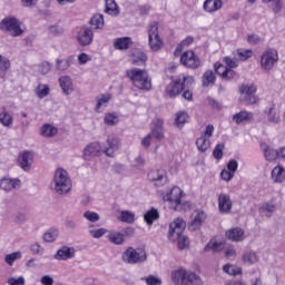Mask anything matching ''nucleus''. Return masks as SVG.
<instances>
[{"label": "nucleus", "instance_id": "nucleus-1", "mask_svg": "<svg viewBox=\"0 0 285 285\" xmlns=\"http://www.w3.org/2000/svg\"><path fill=\"white\" fill-rule=\"evenodd\" d=\"M184 230H186V222L181 218H177L169 225L168 237L170 242H178L179 250H185V248H188V244H190L188 237L184 236Z\"/></svg>", "mask_w": 285, "mask_h": 285}, {"label": "nucleus", "instance_id": "nucleus-2", "mask_svg": "<svg viewBox=\"0 0 285 285\" xmlns=\"http://www.w3.org/2000/svg\"><path fill=\"white\" fill-rule=\"evenodd\" d=\"M195 83V78L191 76H183L175 78L167 87L166 95L169 96L170 99H175L178 95H181L186 88H190V85Z\"/></svg>", "mask_w": 285, "mask_h": 285}, {"label": "nucleus", "instance_id": "nucleus-3", "mask_svg": "<svg viewBox=\"0 0 285 285\" xmlns=\"http://www.w3.org/2000/svg\"><path fill=\"white\" fill-rule=\"evenodd\" d=\"M184 197V190L175 186L167 194H163L164 202H169L174 206V210H188L190 203L181 200Z\"/></svg>", "mask_w": 285, "mask_h": 285}, {"label": "nucleus", "instance_id": "nucleus-4", "mask_svg": "<svg viewBox=\"0 0 285 285\" xmlns=\"http://www.w3.org/2000/svg\"><path fill=\"white\" fill-rule=\"evenodd\" d=\"M171 281L175 285H202L204 282L202 277L193 272L186 269H178L171 273Z\"/></svg>", "mask_w": 285, "mask_h": 285}, {"label": "nucleus", "instance_id": "nucleus-5", "mask_svg": "<svg viewBox=\"0 0 285 285\" xmlns=\"http://www.w3.org/2000/svg\"><path fill=\"white\" fill-rule=\"evenodd\" d=\"M53 183L57 195H68L72 190V180L66 169H58L55 173Z\"/></svg>", "mask_w": 285, "mask_h": 285}, {"label": "nucleus", "instance_id": "nucleus-6", "mask_svg": "<svg viewBox=\"0 0 285 285\" xmlns=\"http://www.w3.org/2000/svg\"><path fill=\"white\" fill-rule=\"evenodd\" d=\"M0 30L2 32H9L11 37H21L23 29H21V22L16 17H7L0 22Z\"/></svg>", "mask_w": 285, "mask_h": 285}, {"label": "nucleus", "instance_id": "nucleus-7", "mask_svg": "<svg viewBox=\"0 0 285 285\" xmlns=\"http://www.w3.org/2000/svg\"><path fill=\"white\" fill-rule=\"evenodd\" d=\"M279 61V55L276 49L268 48L261 56V68L269 72L273 68H275V63Z\"/></svg>", "mask_w": 285, "mask_h": 285}, {"label": "nucleus", "instance_id": "nucleus-8", "mask_svg": "<svg viewBox=\"0 0 285 285\" xmlns=\"http://www.w3.org/2000/svg\"><path fill=\"white\" fill-rule=\"evenodd\" d=\"M149 48L157 52L164 48V41L159 37V23L153 22L148 28Z\"/></svg>", "mask_w": 285, "mask_h": 285}, {"label": "nucleus", "instance_id": "nucleus-9", "mask_svg": "<svg viewBox=\"0 0 285 285\" xmlns=\"http://www.w3.org/2000/svg\"><path fill=\"white\" fill-rule=\"evenodd\" d=\"M153 129L151 132L148 134L145 138H144V147L148 148V146H150V139H153V137H155V139H157L158 141H161V139H164V120L160 118H156L153 121Z\"/></svg>", "mask_w": 285, "mask_h": 285}, {"label": "nucleus", "instance_id": "nucleus-10", "mask_svg": "<svg viewBox=\"0 0 285 285\" xmlns=\"http://www.w3.org/2000/svg\"><path fill=\"white\" fill-rule=\"evenodd\" d=\"M255 92H257V87L253 83L242 85L239 87V94L242 96L240 99L245 101L247 106H254V104H257V96H255Z\"/></svg>", "mask_w": 285, "mask_h": 285}, {"label": "nucleus", "instance_id": "nucleus-11", "mask_svg": "<svg viewBox=\"0 0 285 285\" xmlns=\"http://www.w3.org/2000/svg\"><path fill=\"white\" fill-rule=\"evenodd\" d=\"M180 62L183 66H185V68H189L190 70H197V68L202 66L199 56L196 55L193 50L185 51L180 57Z\"/></svg>", "mask_w": 285, "mask_h": 285}, {"label": "nucleus", "instance_id": "nucleus-12", "mask_svg": "<svg viewBox=\"0 0 285 285\" xmlns=\"http://www.w3.org/2000/svg\"><path fill=\"white\" fill-rule=\"evenodd\" d=\"M147 179L154 183L156 188H161V186L168 184V174L164 169L151 170L148 173Z\"/></svg>", "mask_w": 285, "mask_h": 285}, {"label": "nucleus", "instance_id": "nucleus-13", "mask_svg": "<svg viewBox=\"0 0 285 285\" xmlns=\"http://www.w3.org/2000/svg\"><path fill=\"white\" fill-rule=\"evenodd\" d=\"M107 146L102 149V153L106 157H115V153L119 150V146H121V139L118 138L117 135H110L106 140Z\"/></svg>", "mask_w": 285, "mask_h": 285}, {"label": "nucleus", "instance_id": "nucleus-14", "mask_svg": "<svg viewBox=\"0 0 285 285\" xmlns=\"http://www.w3.org/2000/svg\"><path fill=\"white\" fill-rule=\"evenodd\" d=\"M94 39L95 33L92 32V29H90V27H83L77 33V41L79 46H82L83 48H86V46H90Z\"/></svg>", "mask_w": 285, "mask_h": 285}, {"label": "nucleus", "instance_id": "nucleus-15", "mask_svg": "<svg viewBox=\"0 0 285 285\" xmlns=\"http://www.w3.org/2000/svg\"><path fill=\"white\" fill-rule=\"evenodd\" d=\"M127 77L132 81L135 88L144 90V70L137 68L127 70Z\"/></svg>", "mask_w": 285, "mask_h": 285}, {"label": "nucleus", "instance_id": "nucleus-16", "mask_svg": "<svg viewBox=\"0 0 285 285\" xmlns=\"http://www.w3.org/2000/svg\"><path fill=\"white\" fill-rule=\"evenodd\" d=\"M104 153L101 145L99 142H91L83 149V159L87 161L92 159V157H99Z\"/></svg>", "mask_w": 285, "mask_h": 285}, {"label": "nucleus", "instance_id": "nucleus-17", "mask_svg": "<svg viewBox=\"0 0 285 285\" xmlns=\"http://www.w3.org/2000/svg\"><path fill=\"white\" fill-rule=\"evenodd\" d=\"M122 262H125V264H139V262H141V254L134 247H128L122 253Z\"/></svg>", "mask_w": 285, "mask_h": 285}, {"label": "nucleus", "instance_id": "nucleus-18", "mask_svg": "<svg viewBox=\"0 0 285 285\" xmlns=\"http://www.w3.org/2000/svg\"><path fill=\"white\" fill-rule=\"evenodd\" d=\"M227 239H229V242H244L246 239V233L244 232V229L242 227H234L228 229L225 233Z\"/></svg>", "mask_w": 285, "mask_h": 285}, {"label": "nucleus", "instance_id": "nucleus-19", "mask_svg": "<svg viewBox=\"0 0 285 285\" xmlns=\"http://www.w3.org/2000/svg\"><path fill=\"white\" fill-rule=\"evenodd\" d=\"M218 210L219 213L228 214L233 210V200L228 194H220L218 196Z\"/></svg>", "mask_w": 285, "mask_h": 285}, {"label": "nucleus", "instance_id": "nucleus-20", "mask_svg": "<svg viewBox=\"0 0 285 285\" xmlns=\"http://www.w3.org/2000/svg\"><path fill=\"white\" fill-rule=\"evenodd\" d=\"M33 155L30 151H23L19 158H18V164L20 166V168H22V170H30L31 166H32V159H33Z\"/></svg>", "mask_w": 285, "mask_h": 285}, {"label": "nucleus", "instance_id": "nucleus-21", "mask_svg": "<svg viewBox=\"0 0 285 285\" xmlns=\"http://www.w3.org/2000/svg\"><path fill=\"white\" fill-rule=\"evenodd\" d=\"M206 212L204 210H197L196 215L194 216V219L189 224V230L195 232L198 228H202V224L206 222Z\"/></svg>", "mask_w": 285, "mask_h": 285}, {"label": "nucleus", "instance_id": "nucleus-22", "mask_svg": "<svg viewBox=\"0 0 285 285\" xmlns=\"http://www.w3.org/2000/svg\"><path fill=\"white\" fill-rule=\"evenodd\" d=\"M107 233V239L110 242V244H114L115 246H124L126 243L124 233L117 230H108Z\"/></svg>", "mask_w": 285, "mask_h": 285}, {"label": "nucleus", "instance_id": "nucleus-23", "mask_svg": "<svg viewBox=\"0 0 285 285\" xmlns=\"http://www.w3.org/2000/svg\"><path fill=\"white\" fill-rule=\"evenodd\" d=\"M21 186V180L16 178H3L0 181V188L2 190H6L7 193H10V190H14V188H19Z\"/></svg>", "mask_w": 285, "mask_h": 285}, {"label": "nucleus", "instance_id": "nucleus-24", "mask_svg": "<svg viewBox=\"0 0 285 285\" xmlns=\"http://www.w3.org/2000/svg\"><path fill=\"white\" fill-rule=\"evenodd\" d=\"M261 148L263 149L266 161H275V159H279V150L271 148L266 142L261 144Z\"/></svg>", "mask_w": 285, "mask_h": 285}, {"label": "nucleus", "instance_id": "nucleus-25", "mask_svg": "<svg viewBox=\"0 0 285 285\" xmlns=\"http://www.w3.org/2000/svg\"><path fill=\"white\" fill-rule=\"evenodd\" d=\"M242 259L245 266H253L259 262V256L255 250H245L242 255Z\"/></svg>", "mask_w": 285, "mask_h": 285}, {"label": "nucleus", "instance_id": "nucleus-26", "mask_svg": "<svg viewBox=\"0 0 285 285\" xmlns=\"http://www.w3.org/2000/svg\"><path fill=\"white\" fill-rule=\"evenodd\" d=\"M75 257V249L72 247L63 246L55 255V259H61L66 262V259H72Z\"/></svg>", "mask_w": 285, "mask_h": 285}, {"label": "nucleus", "instance_id": "nucleus-27", "mask_svg": "<svg viewBox=\"0 0 285 285\" xmlns=\"http://www.w3.org/2000/svg\"><path fill=\"white\" fill-rule=\"evenodd\" d=\"M59 83L63 95H72V92L75 91V88L72 87V79L70 77H60Z\"/></svg>", "mask_w": 285, "mask_h": 285}, {"label": "nucleus", "instance_id": "nucleus-28", "mask_svg": "<svg viewBox=\"0 0 285 285\" xmlns=\"http://www.w3.org/2000/svg\"><path fill=\"white\" fill-rule=\"evenodd\" d=\"M159 217H160L159 210L155 207H150V209H148L144 214V222H146L148 226H153L155 222H158Z\"/></svg>", "mask_w": 285, "mask_h": 285}, {"label": "nucleus", "instance_id": "nucleus-29", "mask_svg": "<svg viewBox=\"0 0 285 285\" xmlns=\"http://www.w3.org/2000/svg\"><path fill=\"white\" fill-rule=\"evenodd\" d=\"M132 46V39L129 37L118 38L114 42L115 50H128Z\"/></svg>", "mask_w": 285, "mask_h": 285}, {"label": "nucleus", "instance_id": "nucleus-30", "mask_svg": "<svg viewBox=\"0 0 285 285\" xmlns=\"http://www.w3.org/2000/svg\"><path fill=\"white\" fill-rule=\"evenodd\" d=\"M222 6H224V2L222 0H206L204 2V11L205 12H217V10H220Z\"/></svg>", "mask_w": 285, "mask_h": 285}, {"label": "nucleus", "instance_id": "nucleus-31", "mask_svg": "<svg viewBox=\"0 0 285 285\" xmlns=\"http://www.w3.org/2000/svg\"><path fill=\"white\" fill-rule=\"evenodd\" d=\"M105 12L117 17L119 14V7L117 6V2L115 0H106Z\"/></svg>", "mask_w": 285, "mask_h": 285}, {"label": "nucleus", "instance_id": "nucleus-32", "mask_svg": "<svg viewBox=\"0 0 285 285\" xmlns=\"http://www.w3.org/2000/svg\"><path fill=\"white\" fill-rule=\"evenodd\" d=\"M272 179H274V181L282 184V181L285 180V169L282 166H276L273 170H272Z\"/></svg>", "mask_w": 285, "mask_h": 285}, {"label": "nucleus", "instance_id": "nucleus-33", "mask_svg": "<svg viewBox=\"0 0 285 285\" xmlns=\"http://www.w3.org/2000/svg\"><path fill=\"white\" fill-rule=\"evenodd\" d=\"M205 250H213V253H222L224 250V242L222 240H209L205 246Z\"/></svg>", "mask_w": 285, "mask_h": 285}, {"label": "nucleus", "instance_id": "nucleus-34", "mask_svg": "<svg viewBox=\"0 0 285 285\" xmlns=\"http://www.w3.org/2000/svg\"><path fill=\"white\" fill-rule=\"evenodd\" d=\"M215 72L213 70H207L203 75V88H208V86H213L216 81Z\"/></svg>", "mask_w": 285, "mask_h": 285}, {"label": "nucleus", "instance_id": "nucleus-35", "mask_svg": "<svg viewBox=\"0 0 285 285\" xmlns=\"http://www.w3.org/2000/svg\"><path fill=\"white\" fill-rule=\"evenodd\" d=\"M275 210H277V206L273 203H263L262 207H261V213H263V215H265L267 218L273 217V213H275Z\"/></svg>", "mask_w": 285, "mask_h": 285}, {"label": "nucleus", "instance_id": "nucleus-36", "mask_svg": "<svg viewBox=\"0 0 285 285\" xmlns=\"http://www.w3.org/2000/svg\"><path fill=\"white\" fill-rule=\"evenodd\" d=\"M90 26L95 28V30H101L104 28V14L101 13H96L92 16V18L89 21Z\"/></svg>", "mask_w": 285, "mask_h": 285}, {"label": "nucleus", "instance_id": "nucleus-37", "mask_svg": "<svg viewBox=\"0 0 285 285\" xmlns=\"http://www.w3.org/2000/svg\"><path fill=\"white\" fill-rule=\"evenodd\" d=\"M223 271L227 274V275H232L233 277H237V275H242V267H238L236 265L233 264H226L223 267Z\"/></svg>", "mask_w": 285, "mask_h": 285}, {"label": "nucleus", "instance_id": "nucleus-38", "mask_svg": "<svg viewBox=\"0 0 285 285\" xmlns=\"http://www.w3.org/2000/svg\"><path fill=\"white\" fill-rule=\"evenodd\" d=\"M196 146L200 153H206L208 148H210V140L204 136H200L196 140Z\"/></svg>", "mask_w": 285, "mask_h": 285}, {"label": "nucleus", "instance_id": "nucleus-39", "mask_svg": "<svg viewBox=\"0 0 285 285\" xmlns=\"http://www.w3.org/2000/svg\"><path fill=\"white\" fill-rule=\"evenodd\" d=\"M250 117H253V114H250L246 110H243L233 116V121H235V124H243V121H248V119H250Z\"/></svg>", "mask_w": 285, "mask_h": 285}, {"label": "nucleus", "instance_id": "nucleus-40", "mask_svg": "<svg viewBox=\"0 0 285 285\" xmlns=\"http://www.w3.org/2000/svg\"><path fill=\"white\" fill-rule=\"evenodd\" d=\"M188 112L186 111H178L176 114V119H175V124L178 128H181V126H184V124H188Z\"/></svg>", "mask_w": 285, "mask_h": 285}, {"label": "nucleus", "instance_id": "nucleus-41", "mask_svg": "<svg viewBox=\"0 0 285 285\" xmlns=\"http://www.w3.org/2000/svg\"><path fill=\"white\" fill-rule=\"evenodd\" d=\"M12 121L13 118L11 115H9L6 109H3L0 112V124H2V126H4L6 128H10V126H12Z\"/></svg>", "mask_w": 285, "mask_h": 285}, {"label": "nucleus", "instance_id": "nucleus-42", "mask_svg": "<svg viewBox=\"0 0 285 285\" xmlns=\"http://www.w3.org/2000/svg\"><path fill=\"white\" fill-rule=\"evenodd\" d=\"M57 132H59L57 128L52 127L51 125H45L41 127L40 135H42V137H55Z\"/></svg>", "mask_w": 285, "mask_h": 285}, {"label": "nucleus", "instance_id": "nucleus-43", "mask_svg": "<svg viewBox=\"0 0 285 285\" xmlns=\"http://www.w3.org/2000/svg\"><path fill=\"white\" fill-rule=\"evenodd\" d=\"M36 95L39 99H43L50 95V87L48 85H38Z\"/></svg>", "mask_w": 285, "mask_h": 285}, {"label": "nucleus", "instance_id": "nucleus-44", "mask_svg": "<svg viewBox=\"0 0 285 285\" xmlns=\"http://www.w3.org/2000/svg\"><path fill=\"white\" fill-rule=\"evenodd\" d=\"M131 57H136L131 60L134 66H139V63H144V52L139 49H131Z\"/></svg>", "mask_w": 285, "mask_h": 285}, {"label": "nucleus", "instance_id": "nucleus-45", "mask_svg": "<svg viewBox=\"0 0 285 285\" xmlns=\"http://www.w3.org/2000/svg\"><path fill=\"white\" fill-rule=\"evenodd\" d=\"M21 257H22L21 252H13L4 256V262L9 266H12V264H14L17 259H21Z\"/></svg>", "mask_w": 285, "mask_h": 285}, {"label": "nucleus", "instance_id": "nucleus-46", "mask_svg": "<svg viewBox=\"0 0 285 285\" xmlns=\"http://www.w3.org/2000/svg\"><path fill=\"white\" fill-rule=\"evenodd\" d=\"M269 3L274 14H279L284 9V2H282V0H272Z\"/></svg>", "mask_w": 285, "mask_h": 285}, {"label": "nucleus", "instance_id": "nucleus-47", "mask_svg": "<svg viewBox=\"0 0 285 285\" xmlns=\"http://www.w3.org/2000/svg\"><path fill=\"white\" fill-rule=\"evenodd\" d=\"M237 55L240 61H247V59H250L253 57V50L250 49H238Z\"/></svg>", "mask_w": 285, "mask_h": 285}, {"label": "nucleus", "instance_id": "nucleus-48", "mask_svg": "<svg viewBox=\"0 0 285 285\" xmlns=\"http://www.w3.org/2000/svg\"><path fill=\"white\" fill-rule=\"evenodd\" d=\"M267 120L269 121V124H279V114L275 112V108H269L267 114Z\"/></svg>", "mask_w": 285, "mask_h": 285}, {"label": "nucleus", "instance_id": "nucleus-49", "mask_svg": "<svg viewBox=\"0 0 285 285\" xmlns=\"http://www.w3.org/2000/svg\"><path fill=\"white\" fill-rule=\"evenodd\" d=\"M104 121L107 126H117L119 124V117L115 114H107Z\"/></svg>", "mask_w": 285, "mask_h": 285}, {"label": "nucleus", "instance_id": "nucleus-50", "mask_svg": "<svg viewBox=\"0 0 285 285\" xmlns=\"http://www.w3.org/2000/svg\"><path fill=\"white\" fill-rule=\"evenodd\" d=\"M57 70H68L70 68V59H57L56 60Z\"/></svg>", "mask_w": 285, "mask_h": 285}, {"label": "nucleus", "instance_id": "nucleus-51", "mask_svg": "<svg viewBox=\"0 0 285 285\" xmlns=\"http://www.w3.org/2000/svg\"><path fill=\"white\" fill-rule=\"evenodd\" d=\"M83 217L91 224H95V223L99 222V219H101L99 214H97L95 212H90V210L85 212Z\"/></svg>", "mask_w": 285, "mask_h": 285}, {"label": "nucleus", "instance_id": "nucleus-52", "mask_svg": "<svg viewBox=\"0 0 285 285\" xmlns=\"http://www.w3.org/2000/svg\"><path fill=\"white\" fill-rule=\"evenodd\" d=\"M120 222H125L126 224L135 223V214L130 212H121L120 213Z\"/></svg>", "mask_w": 285, "mask_h": 285}, {"label": "nucleus", "instance_id": "nucleus-53", "mask_svg": "<svg viewBox=\"0 0 285 285\" xmlns=\"http://www.w3.org/2000/svg\"><path fill=\"white\" fill-rule=\"evenodd\" d=\"M106 233H108V229L106 228L89 229V235L94 237V239H101Z\"/></svg>", "mask_w": 285, "mask_h": 285}, {"label": "nucleus", "instance_id": "nucleus-54", "mask_svg": "<svg viewBox=\"0 0 285 285\" xmlns=\"http://www.w3.org/2000/svg\"><path fill=\"white\" fill-rule=\"evenodd\" d=\"M57 237H59V230L53 229V230H49L47 233H45L43 235V239L45 242H56Z\"/></svg>", "mask_w": 285, "mask_h": 285}, {"label": "nucleus", "instance_id": "nucleus-55", "mask_svg": "<svg viewBox=\"0 0 285 285\" xmlns=\"http://www.w3.org/2000/svg\"><path fill=\"white\" fill-rule=\"evenodd\" d=\"M223 61L225 66H227L226 68H229L232 70L233 68H237V66H239V60H237L236 58L224 57Z\"/></svg>", "mask_w": 285, "mask_h": 285}, {"label": "nucleus", "instance_id": "nucleus-56", "mask_svg": "<svg viewBox=\"0 0 285 285\" xmlns=\"http://www.w3.org/2000/svg\"><path fill=\"white\" fill-rule=\"evenodd\" d=\"M110 101V96L102 95L97 98L96 112H100L101 106H106Z\"/></svg>", "mask_w": 285, "mask_h": 285}, {"label": "nucleus", "instance_id": "nucleus-57", "mask_svg": "<svg viewBox=\"0 0 285 285\" xmlns=\"http://www.w3.org/2000/svg\"><path fill=\"white\" fill-rule=\"evenodd\" d=\"M10 70V59L0 55V72H8Z\"/></svg>", "mask_w": 285, "mask_h": 285}, {"label": "nucleus", "instance_id": "nucleus-58", "mask_svg": "<svg viewBox=\"0 0 285 285\" xmlns=\"http://www.w3.org/2000/svg\"><path fill=\"white\" fill-rule=\"evenodd\" d=\"M213 157L216 159H222L224 157V144H218L213 150Z\"/></svg>", "mask_w": 285, "mask_h": 285}, {"label": "nucleus", "instance_id": "nucleus-59", "mask_svg": "<svg viewBox=\"0 0 285 285\" xmlns=\"http://www.w3.org/2000/svg\"><path fill=\"white\" fill-rule=\"evenodd\" d=\"M214 68H215V72L218 73L219 77H222V79H224L226 71L228 70V67H226L219 62H216L214 65Z\"/></svg>", "mask_w": 285, "mask_h": 285}, {"label": "nucleus", "instance_id": "nucleus-60", "mask_svg": "<svg viewBox=\"0 0 285 285\" xmlns=\"http://www.w3.org/2000/svg\"><path fill=\"white\" fill-rule=\"evenodd\" d=\"M144 90H153V78L146 71L144 72Z\"/></svg>", "mask_w": 285, "mask_h": 285}, {"label": "nucleus", "instance_id": "nucleus-61", "mask_svg": "<svg viewBox=\"0 0 285 285\" xmlns=\"http://www.w3.org/2000/svg\"><path fill=\"white\" fill-rule=\"evenodd\" d=\"M239 167V163L235 159H230L227 164V170L232 174L235 175L237 173V168Z\"/></svg>", "mask_w": 285, "mask_h": 285}, {"label": "nucleus", "instance_id": "nucleus-62", "mask_svg": "<svg viewBox=\"0 0 285 285\" xmlns=\"http://www.w3.org/2000/svg\"><path fill=\"white\" fill-rule=\"evenodd\" d=\"M7 284H9V285H26V278H23V276H20L18 278L11 277L7 281Z\"/></svg>", "mask_w": 285, "mask_h": 285}, {"label": "nucleus", "instance_id": "nucleus-63", "mask_svg": "<svg viewBox=\"0 0 285 285\" xmlns=\"http://www.w3.org/2000/svg\"><path fill=\"white\" fill-rule=\"evenodd\" d=\"M50 70H52V65L48 61L42 62L39 67V72H41V75H48Z\"/></svg>", "mask_w": 285, "mask_h": 285}, {"label": "nucleus", "instance_id": "nucleus-64", "mask_svg": "<svg viewBox=\"0 0 285 285\" xmlns=\"http://www.w3.org/2000/svg\"><path fill=\"white\" fill-rule=\"evenodd\" d=\"M147 285H161V279L155 276H149L145 278Z\"/></svg>", "mask_w": 285, "mask_h": 285}]
</instances>
